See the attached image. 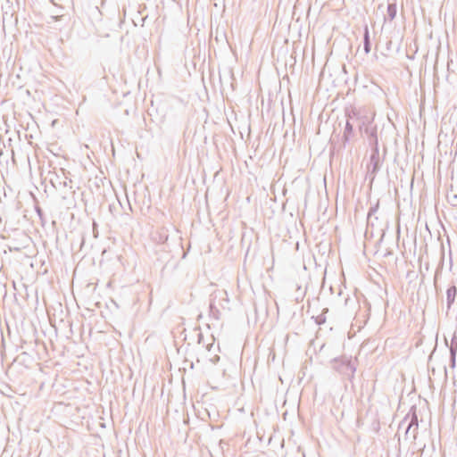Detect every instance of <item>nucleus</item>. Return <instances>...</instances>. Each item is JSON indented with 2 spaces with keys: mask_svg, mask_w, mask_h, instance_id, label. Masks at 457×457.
I'll return each mask as SVG.
<instances>
[{
  "mask_svg": "<svg viewBox=\"0 0 457 457\" xmlns=\"http://www.w3.org/2000/svg\"><path fill=\"white\" fill-rule=\"evenodd\" d=\"M382 161L379 156L378 142H375V145L371 147V154L370 157V162L367 165L368 172L370 175L371 181L374 180L377 173L381 168Z\"/></svg>",
  "mask_w": 457,
  "mask_h": 457,
  "instance_id": "f257e3e1",
  "label": "nucleus"
},
{
  "mask_svg": "<svg viewBox=\"0 0 457 457\" xmlns=\"http://www.w3.org/2000/svg\"><path fill=\"white\" fill-rule=\"evenodd\" d=\"M334 369L340 374H343L349 378H352L356 371V366L351 359L343 357L341 359L334 360Z\"/></svg>",
  "mask_w": 457,
  "mask_h": 457,
  "instance_id": "f03ea898",
  "label": "nucleus"
},
{
  "mask_svg": "<svg viewBox=\"0 0 457 457\" xmlns=\"http://www.w3.org/2000/svg\"><path fill=\"white\" fill-rule=\"evenodd\" d=\"M418 428H419V421H418V417H417L416 411H414L411 415V420L409 421V424L406 428L405 435L407 436L412 429V437H413V439H416V436L418 434Z\"/></svg>",
  "mask_w": 457,
  "mask_h": 457,
  "instance_id": "7ed1b4c3",
  "label": "nucleus"
},
{
  "mask_svg": "<svg viewBox=\"0 0 457 457\" xmlns=\"http://www.w3.org/2000/svg\"><path fill=\"white\" fill-rule=\"evenodd\" d=\"M456 295H457V287L454 285L449 287L446 290V303H447L448 310L451 308L452 304L454 303Z\"/></svg>",
  "mask_w": 457,
  "mask_h": 457,
  "instance_id": "20e7f679",
  "label": "nucleus"
},
{
  "mask_svg": "<svg viewBox=\"0 0 457 457\" xmlns=\"http://www.w3.org/2000/svg\"><path fill=\"white\" fill-rule=\"evenodd\" d=\"M365 133L368 136L370 145L371 147L375 145V142L378 141V136H377V129L375 127H367L365 129Z\"/></svg>",
  "mask_w": 457,
  "mask_h": 457,
  "instance_id": "39448f33",
  "label": "nucleus"
},
{
  "mask_svg": "<svg viewBox=\"0 0 457 457\" xmlns=\"http://www.w3.org/2000/svg\"><path fill=\"white\" fill-rule=\"evenodd\" d=\"M363 50H364L365 54H369L371 50L370 30H369V28L367 25L364 28V33H363Z\"/></svg>",
  "mask_w": 457,
  "mask_h": 457,
  "instance_id": "423d86ee",
  "label": "nucleus"
},
{
  "mask_svg": "<svg viewBox=\"0 0 457 457\" xmlns=\"http://www.w3.org/2000/svg\"><path fill=\"white\" fill-rule=\"evenodd\" d=\"M353 125L351 123L350 120L348 119L345 122L344 134H343V143L345 145L350 138V136L353 134Z\"/></svg>",
  "mask_w": 457,
  "mask_h": 457,
  "instance_id": "0eeeda50",
  "label": "nucleus"
},
{
  "mask_svg": "<svg viewBox=\"0 0 457 457\" xmlns=\"http://www.w3.org/2000/svg\"><path fill=\"white\" fill-rule=\"evenodd\" d=\"M169 231L166 228H162L154 236V240L159 244H164L168 241Z\"/></svg>",
  "mask_w": 457,
  "mask_h": 457,
  "instance_id": "6e6552de",
  "label": "nucleus"
},
{
  "mask_svg": "<svg viewBox=\"0 0 457 457\" xmlns=\"http://www.w3.org/2000/svg\"><path fill=\"white\" fill-rule=\"evenodd\" d=\"M51 183L52 185L56 188V189H62V188H65V187H68L69 189H71L72 187H71V179H69L68 178H64L63 180L60 181L59 182V186H57V184L55 182H54V179H51Z\"/></svg>",
  "mask_w": 457,
  "mask_h": 457,
  "instance_id": "1a4fd4ad",
  "label": "nucleus"
},
{
  "mask_svg": "<svg viewBox=\"0 0 457 457\" xmlns=\"http://www.w3.org/2000/svg\"><path fill=\"white\" fill-rule=\"evenodd\" d=\"M378 207H379V203L378 201L374 205H372L370 208L369 212H368V217H367L368 223H370L371 225H373L372 219L374 218V220H378V217L375 214L378 212Z\"/></svg>",
  "mask_w": 457,
  "mask_h": 457,
  "instance_id": "9d476101",
  "label": "nucleus"
},
{
  "mask_svg": "<svg viewBox=\"0 0 457 457\" xmlns=\"http://www.w3.org/2000/svg\"><path fill=\"white\" fill-rule=\"evenodd\" d=\"M396 4H388L387 10H386V15L389 21H393L396 16Z\"/></svg>",
  "mask_w": 457,
  "mask_h": 457,
  "instance_id": "9b49d317",
  "label": "nucleus"
},
{
  "mask_svg": "<svg viewBox=\"0 0 457 457\" xmlns=\"http://www.w3.org/2000/svg\"><path fill=\"white\" fill-rule=\"evenodd\" d=\"M456 353H457V345H454V342L453 340L451 346H450V359H451L452 367L455 366Z\"/></svg>",
  "mask_w": 457,
  "mask_h": 457,
  "instance_id": "f8f14e48",
  "label": "nucleus"
},
{
  "mask_svg": "<svg viewBox=\"0 0 457 457\" xmlns=\"http://www.w3.org/2000/svg\"><path fill=\"white\" fill-rule=\"evenodd\" d=\"M30 361H31V357L26 352H23L21 354H19L16 357V359L14 360V361L21 363V364H25L26 362Z\"/></svg>",
  "mask_w": 457,
  "mask_h": 457,
  "instance_id": "ddd939ff",
  "label": "nucleus"
},
{
  "mask_svg": "<svg viewBox=\"0 0 457 457\" xmlns=\"http://www.w3.org/2000/svg\"><path fill=\"white\" fill-rule=\"evenodd\" d=\"M328 312V308H325L323 311H322V313L318 315L316 318H315V322L316 324L318 325H322L326 322V316H325V313Z\"/></svg>",
  "mask_w": 457,
  "mask_h": 457,
  "instance_id": "4468645a",
  "label": "nucleus"
},
{
  "mask_svg": "<svg viewBox=\"0 0 457 457\" xmlns=\"http://www.w3.org/2000/svg\"><path fill=\"white\" fill-rule=\"evenodd\" d=\"M35 211H36L38 218L40 219L42 226H44L45 223H46V219H45V216H44V213H43V210L41 209L40 206L36 205L35 206Z\"/></svg>",
  "mask_w": 457,
  "mask_h": 457,
  "instance_id": "2eb2a0df",
  "label": "nucleus"
},
{
  "mask_svg": "<svg viewBox=\"0 0 457 457\" xmlns=\"http://www.w3.org/2000/svg\"><path fill=\"white\" fill-rule=\"evenodd\" d=\"M210 312H211V313L213 315V317H214L215 319H219L218 314H219V312H219V310L216 308V306L214 305V303H212V302L210 303Z\"/></svg>",
  "mask_w": 457,
  "mask_h": 457,
  "instance_id": "dca6fc26",
  "label": "nucleus"
},
{
  "mask_svg": "<svg viewBox=\"0 0 457 457\" xmlns=\"http://www.w3.org/2000/svg\"><path fill=\"white\" fill-rule=\"evenodd\" d=\"M451 204H452L453 205L457 206V195H454L453 196V200H451Z\"/></svg>",
  "mask_w": 457,
  "mask_h": 457,
  "instance_id": "f3484780",
  "label": "nucleus"
},
{
  "mask_svg": "<svg viewBox=\"0 0 457 457\" xmlns=\"http://www.w3.org/2000/svg\"><path fill=\"white\" fill-rule=\"evenodd\" d=\"M203 339H204V336L203 334L200 332L198 334V344H202L203 343Z\"/></svg>",
  "mask_w": 457,
  "mask_h": 457,
  "instance_id": "a211bd4d",
  "label": "nucleus"
},
{
  "mask_svg": "<svg viewBox=\"0 0 457 457\" xmlns=\"http://www.w3.org/2000/svg\"><path fill=\"white\" fill-rule=\"evenodd\" d=\"M205 347L208 351H211L213 347V342L207 344Z\"/></svg>",
  "mask_w": 457,
  "mask_h": 457,
  "instance_id": "6ab92c4d",
  "label": "nucleus"
},
{
  "mask_svg": "<svg viewBox=\"0 0 457 457\" xmlns=\"http://www.w3.org/2000/svg\"><path fill=\"white\" fill-rule=\"evenodd\" d=\"M62 181L58 176H56V179L55 180L54 179V182H55L57 184V186H59V182Z\"/></svg>",
  "mask_w": 457,
  "mask_h": 457,
  "instance_id": "aec40b11",
  "label": "nucleus"
},
{
  "mask_svg": "<svg viewBox=\"0 0 457 457\" xmlns=\"http://www.w3.org/2000/svg\"><path fill=\"white\" fill-rule=\"evenodd\" d=\"M15 3L16 4L19 6L20 5V1L19 0H15Z\"/></svg>",
  "mask_w": 457,
  "mask_h": 457,
  "instance_id": "412c9836",
  "label": "nucleus"
},
{
  "mask_svg": "<svg viewBox=\"0 0 457 457\" xmlns=\"http://www.w3.org/2000/svg\"><path fill=\"white\" fill-rule=\"evenodd\" d=\"M7 2H8V3H10V2H11V0H7Z\"/></svg>",
  "mask_w": 457,
  "mask_h": 457,
  "instance_id": "4be33fe9",
  "label": "nucleus"
},
{
  "mask_svg": "<svg viewBox=\"0 0 457 457\" xmlns=\"http://www.w3.org/2000/svg\"><path fill=\"white\" fill-rule=\"evenodd\" d=\"M51 2H53V0H50Z\"/></svg>",
  "mask_w": 457,
  "mask_h": 457,
  "instance_id": "5701e85b",
  "label": "nucleus"
}]
</instances>
